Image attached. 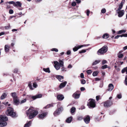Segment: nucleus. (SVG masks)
<instances>
[{
  "instance_id": "1",
  "label": "nucleus",
  "mask_w": 127,
  "mask_h": 127,
  "mask_svg": "<svg viewBox=\"0 0 127 127\" xmlns=\"http://www.w3.org/2000/svg\"><path fill=\"white\" fill-rule=\"evenodd\" d=\"M26 114L27 116L29 115V118L32 119L38 113V112L35 110L32 107H30L26 111Z\"/></svg>"
},
{
  "instance_id": "2",
  "label": "nucleus",
  "mask_w": 127,
  "mask_h": 127,
  "mask_svg": "<svg viewBox=\"0 0 127 127\" xmlns=\"http://www.w3.org/2000/svg\"><path fill=\"white\" fill-rule=\"evenodd\" d=\"M6 113L7 115L11 116L12 117H15L16 116L15 113L13 112V109L10 107H8Z\"/></svg>"
},
{
  "instance_id": "3",
  "label": "nucleus",
  "mask_w": 127,
  "mask_h": 127,
  "mask_svg": "<svg viewBox=\"0 0 127 127\" xmlns=\"http://www.w3.org/2000/svg\"><path fill=\"white\" fill-rule=\"evenodd\" d=\"M108 47L106 45H104L98 51L97 54L98 55H100L106 53Z\"/></svg>"
},
{
  "instance_id": "4",
  "label": "nucleus",
  "mask_w": 127,
  "mask_h": 127,
  "mask_svg": "<svg viewBox=\"0 0 127 127\" xmlns=\"http://www.w3.org/2000/svg\"><path fill=\"white\" fill-rule=\"evenodd\" d=\"M42 95L41 94H38L35 96H31L28 95L26 97V98L28 100H29L30 101L32 100H34L38 98H40L41 97Z\"/></svg>"
},
{
  "instance_id": "5",
  "label": "nucleus",
  "mask_w": 127,
  "mask_h": 127,
  "mask_svg": "<svg viewBox=\"0 0 127 127\" xmlns=\"http://www.w3.org/2000/svg\"><path fill=\"white\" fill-rule=\"evenodd\" d=\"M89 103L88 105H89V108L90 107L94 108L95 106V100L93 99H91L89 100Z\"/></svg>"
},
{
  "instance_id": "6",
  "label": "nucleus",
  "mask_w": 127,
  "mask_h": 127,
  "mask_svg": "<svg viewBox=\"0 0 127 127\" xmlns=\"http://www.w3.org/2000/svg\"><path fill=\"white\" fill-rule=\"evenodd\" d=\"M22 4L20 2L17 1L15 3L14 5V6H16L18 8V9L20 10H22L23 8L21 7Z\"/></svg>"
},
{
  "instance_id": "7",
  "label": "nucleus",
  "mask_w": 127,
  "mask_h": 127,
  "mask_svg": "<svg viewBox=\"0 0 127 127\" xmlns=\"http://www.w3.org/2000/svg\"><path fill=\"white\" fill-rule=\"evenodd\" d=\"M63 110V108L62 107H61L56 110L54 112V116H56L59 115L61 112Z\"/></svg>"
},
{
  "instance_id": "8",
  "label": "nucleus",
  "mask_w": 127,
  "mask_h": 127,
  "mask_svg": "<svg viewBox=\"0 0 127 127\" xmlns=\"http://www.w3.org/2000/svg\"><path fill=\"white\" fill-rule=\"evenodd\" d=\"M112 104V102L110 100H107L105 102L104 104V106L105 107L110 106Z\"/></svg>"
},
{
  "instance_id": "9",
  "label": "nucleus",
  "mask_w": 127,
  "mask_h": 127,
  "mask_svg": "<svg viewBox=\"0 0 127 127\" xmlns=\"http://www.w3.org/2000/svg\"><path fill=\"white\" fill-rule=\"evenodd\" d=\"M54 67L57 70H58L60 68V66L59 64V63L57 61L54 62Z\"/></svg>"
},
{
  "instance_id": "10",
  "label": "nucleus",
  "mask_w": 127,
  "mask_h": 127,
  "mask_svg": "<svg viewBox=\"0 0 127 127\" xmlns=\"http://www.w3.org/2000/svg\"><path fill=\"white\" fill-rule=\"evenodd\" d=\"M85 122L86 124L88 123L90 121V118L89 116L87 115L85 116L84 119Z\"/></svg>"
},
{
  "instance_id": "11",
  "label": "nucleus",
  "mask_w": 127,
  "mask_h": 127,
  "mask_svg": "<svg viewBox=\"0 0 127 127\" xmlns=\"http://www.w3.org/2000/svg\"><path fill=\"white\" fill-rule=\"evenodd\" d=\"M118 16L119 17H122L124 14L125 13L124 11V10L118 11Z\"/></svg>"
},
{
  "instance_id": "12",
  "label": "nucleus",
  "mask_w": 127,
  "mask_h": 127,
  "mask_svg": "<svg viewBox=\"0 0 127 127\" xmlns=\"http://www.w3.org/2000/svg\"><path fill=\"white\" fill-rule=\"evenodd\" d=\"M47 112H45L40 114H39L38 115V117L39 119H42L45 117L47 114Z\"/></svg>"
},
{
  "instance_id": "13",
  "label": "nucleus",
  "mask_w": 127,
  "mask_h": 127,
  "mask_svg": "<svg viewBox=\"0 0 127 127\" xmlns=\"http://www.w3.org/2000/svg\"><path fill=\"white\" fill-rule=\"evenodd\" d=\"M8 120V118L5 116L3 115L0 116V120L1 121H6Z\"/></svg>"
},
{
  "instance_id": "14",
  "label": "nucleus",
  "mask_w": 127,
  "mask_h": 127,
  "mask_svg": "<svg viewBox=\"0 0 127 127\" xmlns=\"http://www.w3.org/2000/svg\"><path fill=\"white\" fill-rule=\"evenodd\" d=\"M56 77L60 82H63V81L64 77L63 76L60 75H57Z\"/></svg>"
},
{
  "instance_id": "15",
  "label": "nucleus",
  "mask_w": 127,
  "mask_h": 127,
  "mask_svg": "<svg viewBox=\"0 0 127 127\" xmlns=\"http://www.w3.org/2000/svg\"><path fill=\"white\" fill-rule=\"evenodd\" d=\"M114 88V86L112 84H109L108 86V89L107 90L108 91H111Z\"/></svg>"
},
{
  "instance_id": "16",
  "label": "nucleus",
  "mask_w": 127,
  "mask_h": 127,
  "mask_svg": "<svg viewBox=\"0 0 127 127\" xmlns=\"http://www.w3.org/2000/svg\"><path fill=\"white\" fill-rule=\"evenodd\" d=\"M67 83L66 81H65L61 83L59 85V87L60 89L63 88L66 85Z\"/></svg>"
},
{
  "instance_id": "17",
  "label": "nucleus",
  "mask_w": 127,
  "mask_h": 127,
  "mask_svg": "<svg viewBox=\"0 0 127 127\" xmlns=\"http://www.w3.org/2000/svg\"><path fill=\"white\" fill-rule=\"evenodd\" d=\"M80 94H77L76 92L73 95V97L75 99H78L80 97Z\"/></svg>"
},
{
  "instance_id": "18",
  "label": "nucleus",
  "mask_w": 127,
  "mask_h": 127,
  "mask_svg": "<svg viewBox=\"0 0 127 127\" xmlns=\"http://www.w3.org/2000/svg\"><path fill=\"white\" fill-rule=\"evenodd\" d=\"M13 101L15 105H18L20 103L19 99L18 98L13 99Z\"/></svg>"
},
{
  "instance_id": "19",
  "label": "nucleus",
  "mask_w": 127,
  "mask_h": 127,
  "mask_svg": "<svg viewBox=\"0 0 127 127\" xmlns=\"http://www.w3.org/2000/svg\"><path fill=\"white\" fill-rule=\"evenodd\" d=\"M57 98L59 100H62L64 99V97L62 95H58Z\"/></svg>"
},
{
  "instance_id": "20",
  "label": "nucleus",
  "mask_w": 127,
  "mask_h": 127,
  "mask_svg": "<svg viewBox=\"0 0 127 127\" xmlns=\"http://www.w3.org/2000/svg\"><path fill=\"white\" fill-rule=\"evenodd\" d=\"M123 36H124L125 37H127V34H123L122 35H117V36H116L115 37V39H118V38L120 37H122Z\"/></svg>"
},
{
  "instance_id": "21",
  "label": "nucleus",
  "mask_w": 127,
  "mask_h": 127,
  "mask_svg": "<svg viewBox=\"0 0 127 127\" xmlns=\"http://www.w3.org/2000/svg\"><path fill=\"white\" fill-rule=\"evenodd\" d=\"M32 123V122L31 121H29L24 126V127H29L30 126H31Z\"/></svg>"
},
{
  "instance_id": "22",
  "label": "nucleus",
  "mask_w": 127,
  "mask_h": 127,
  "mask_svg": "<svg viewBox=\"0 0 127 127\" xmlns=\"http://www.w3.org/2000/svg\"><path fill=\"white\" fill-rule=\"evenodd\" d=\"M9 47L7 45H6L4 47V49L5 51L7 52L9 50Z\"/></svg>"
},
{
  "instance_id": "23",
  "label": "nucleus",
  "mask_w": 127,
  "mask_h": 127,
  "mask_svg": "<svg viewBox=\"0 0 127 127\" xmlns=\"http://www.w3.org/2000/svg\"><path fill=\"white\" fill-rule=\"evenodd\" d=\"M54 104L53 103L49 104L44 107V108L45 109L49 108L53 106Z\"/></svg>"
},
{
  "instance_id": "24",
  "label": "nucleus",
  "mask_w": 127,
  "mask_h": 127,
  "mask_svg": "<svg viewBox=\"0 0 127 127\" xmlns=\"http://www.w3.org/2000/svg\"><path fill=\"white\" fill-rule=\"evenodd\" d=\"M11 95L13 99L18 98L15 92L12 93Z\"/></svg>"
},
{
  "instance_id": "25",
  "label": "nucleus",
  "mask_w": 127,
  "mask_h": 127,
  "mask_svg": "<svg viewBox=\"0 0 127 127\" xmlns=\"http://www.w3.org/2000/svg\"><path fill=\"white\" fill-rule=\"evenodd\" d=\"M72 117H71L68 118L66 120V122L67 123H70L72 121Z\"/></svg>"
},
{
  "instance_id": "26",
  "label": "nucleus",
  "mask_w": 127,
  "mask_h": 127,
  "mask_svg": "<svg viewBox=\"0 0 127 127\" xmlns=\"http://www.w3.org/2000/svg\"><path fill=\"white\" fill-rule=\"evenodd\" d=\"M81 48L80 45L78 46H75L73 49V51H77L78 49Z\"/></svg>"
},
{
  "instance_id": "27",
  "label": "nucleus",
  "mask_w": 127,
  "mask_h": 127,
  "mask_svg": "<svg viewBox=\"0 0 127 127\" xmlns=\"http://www.w3.org/2000/svg\"><path fill=\"white\" fill-rule=\"evenodd\" d=\"M7 95L5 93H3L1 95L0 98L1 99H4L6 96Z\"/></svg>"
},
{
  "instance_id": "28",
  "label": "nucleus",
  "mask_w": 127,
  "mask_h": 127,
  "mask_svg": "<svg viewBox=\"0 0 127 127\" xmlns=\"http://www.w3.org/2000/svg\"><path fill=\"white\" fill-rule=\"evenodd\" d=\"M59 64L61 67H63L64 66V63L63 61L61 60H59Z\"/></svg>"
},
{
  "instance_id": "29",
  "label": "nucleus",
  "mask_w": 127,
  "mask_h": 127,
  "mask_svg": "<svg viewBox=\"0 0 127 127\" xmlns=\"http://www.w3.org/2000/svg\"><path fill=\"white\" fill-rule=\"evenodd\" d=\"M32 83H31V82H29L28 83V86L30 89L31 90H32L33 89L32 87Z\"/></svg>"
},
{
  "instance_id": "30",
  "label": "nucleus",
  "mask_w": 127,
  "mask_h": 127,
  "mask_svg": "<svg viewBox=\"0 0 127 127\" xmlns=\"http://www.w3.org/2000/svg\"><path fill=\"white\" fill-rule=\"evenodd\" d=\"M100 62V60H95L93 63L92 65H94L99 63Z\"/></svg>"
},
{
  "instance_id": "31",
  "label": "nucleus",
  "mask_w": 127,
  "mask_h": 127,
  "mask_svg": "<svg viewBox=\"0 0 127 127\" xmlns=\"http://www.w3.org/2000/svg\"><path fill=\"white\" fill-rule=\"evenodd\" d=\"M76 108L74 107H72L70 109V112L71 113H73L75 111Z\"/></svg>"
},
{
  "instance_id": "32",
  "label": "nucleus",
  "mask_w": 127,
  "mask_h": 127,
  "mask_svg": "<svg viewBox=\"0 0 127 127\" xmlns=\"http://www.w3.org/2000/svg\"><path fill=\"white\" fill-rule=\"evenodd\" d=\"M121 51H120L119 53L118 54V57L119 58H122L123 57V55L122 54H120Z\"/></svg>"
},
{
  "instance_id": "33",
  "label": "nucleus",
  "mask_w": 127,
  "mask_h": 127,
  "mask_svg": "<svg viewBox=\"0 0 127 127\" xmlns=\"http://www.w3.org/2000/svg\"><path fill=\"white\" fill-rule=\"evenodd\" d=\"M126 32V31L124 30H121L119 31L118 32V34H120L122 33H124Z\"/></svg>"
},
{
  "instance_id": "34",
  "label": "nucleus",
  "mask_w": 127,
  "mask_h": 127,
  "mask_svg": "<svg viewBox=\"0 0 127 127\" xmlns=\"http://www.w3.org/2000/svg\"><path fill=\"white\" fill-rule=\"evenodd\" d=\"M109 36L107 34L105 33L102 36V38H103L107 39V38Z\"/></svg>"
},
{
  "instance_id": "35",
  "label": "nucleus",
  "mask_w": 127,
  "mask_h": 127,
  "mask_svg": "<svg viewBox=\"0 0 127 127\" xmlns=\"http://www.w3.org/2000/svg\"><path fill=\"white\" fill-rule=\"evenodd\" d=\"M7 125V123L6 122H4L2 123H1L0 126H6Z\"/></svg>"
},
{
  "instance_id": "36",
  "label": "nucleus",
  "mask_w": 127,
  "mask_h": 127,
  "mask_svg": "<svg viewBox=\"0 0 127 127\" xmlns=\"http://www.w3.org/2000/svg\"><path fill=\"white\" fill-rule=\"evenodd\" d=\"M123 5L121 4H120L119 7L118 8V10H117V11H120V10L123 7Z\"/></svg>"
},
{
  "instance_id": "37",
  "label": "nucleus",
  "mask_w": 127,
  "mask_h": 127,
  "mask_svg": "<svg viewBox=\"0 0 127 127\" xmlns=\"http://www.w3.org/2000/svg\"><path fill=\"white\" fill-rule=\"evenodd\" d=\"M83 117L82 116H79L77 117V119L78 120L80 121L82 120Z\"/></svg>"
},
{
  "instance_id": "38",
  "label": "nucleus",
  "mask_w": 127,
  "mask_h": 127,
  "mask_svg": "<svg viewBox=\"0 0 127 127\" xmlns=\"http://www.w3.org/2000/svg\"><path fill=\"white\" fill-rule=\"evenodd\" d=\"M43 70L44 71H50L49 68H43Z\"/></svg>"
},
{
  "instance_id": "39",
  "label": "nucleus",
  "mask_w": 127,
  "mask_h": 127,
  "mask_svg": "<svg viewBox=\"0 0 127 127\" xmlns=\"http://www.w3.org/2000/svg\"><path fill=\"white\" fill-rule=\"evenodd\" d=\"M26 99L25 98L24 99L22 100L20 102V103L21 104L25 102L26 101Z\"/></svg>"
},
{
  "instance_id": "40",
  "label": "nucleus",
  "mask_w": 127,
  "mask_h": 127,
  "mask_svg": "<svg viewBox=\"0 0 127 127\" xmlns=\"http://www.w3.org/2000/svg\"><path fill=\"white\" fill-rule=\"evenodd\" d=\"M51 50L52 51H55L56 52H58V50L56 48H53L51 49Z\"/></svg>"
},
{
  "instance_id": "41",
  "label": "nucleus",
  "mask_w": 127,
  "mask_h": 127,
  "mask_svg": "<svg viewBox=\"0 0 127 127\" xmlns=\"http://www.w3.org/2000/svg\"><path fill=\"white\" fill-rule=\"evenodd\" d=\"M107 67H107V65H105L103 66H102L101 67V68L102 69H104Z\"/></svg>"
},
{
  "instance_id": "42",
  "label": "nucleus",
  "mask_w": 127,
  "mask_h": 127,
  "mask_svg": "<svg viewBox=\"0 0 127 127\" xmlns=\"http://www.w3.org/2000/svg\"><path fill=\"white\" fill-rule=\"evenodd\" d=\"M117 96L119 99H121L122 97V95L121 94H119L117 95Z\"/></svg>"
},
{
  "instance_id": "43",
  "label": "nucleus",
  "mask_w": 127,
  "mask_h": 127,
  "mask_svg": "<svg viewBox=\"0 0 127 127\" xmlns=\"http://www.w3.org/2000/svg\"><path fill=\"white\" fill-rule=\"evenodd\" d=\"M98 73V72H93V75L94 76H95L97 75Z\"/></svg>"
},
{
  "instance_id": "44",
  "label": "nucleus",
  "mask_w": 127,
  "mask_h": 127,
  "mask_svg": "<svg viewBox=\"0 0 127 127\" xmlns=\"http://www.w3.org/2000/svg\"><path fill=\"white\" fill-rule=\"evenodd\" d=\"M86 82L85 80L84 79H82L81 81V83L82 84H85Z\"/></svg>"
},
{
  "instance_id": "45",
  "label": "nucleus",
  "mask_w": 127,
  "mask_h": 127,
  "mask_svg": "<svg viewBox=\"0 0 127 127\" xmlns=\"http://www.w3.org/2000/svg\"><path fill=\"white\" fill-rule=\"evenodd\" d=\"M86 50H82L80 51L79 52L80 53H84L86 52Z\"/></svg>"
},
{
  "instance_id": "46",
  "label": "nucleus",
  "mask_w": 127,
  "mask_h": 127,
  "mask_svg": "<svg viewBox=\"0 0 127 127\" xmlns=\"http://www.w3.org/2000/svg\"><path fill=\"white\" fill-rule=\"evenodd\" d=\"M33 87L34 88H36L37 86V85L35 83H33Z\"/></svg>"
},
{
  "instance_id": "47",
  "label": "nucleus",
  "mask_w": 127,
  "mask_h": 127,
  "mask_svg": "<svg viewBox=\"0 0 127 127\" xmlns=\"http://www.w3.org/2000/svg\"><path fill=\"white\" fill-rule=\"evenodd\" d=\"M13 11L12 9H10L9 10V13L10 14H12L13 13Z\"/></svg>"
},
{
  "instance_id": "48",
  "label": "nucleus",
  "mask_w": 127,
  "mask_h": 127,
  "mask_svg": "<svg viewBox=\"0 0 127 127\" xmlns=\"http://www.w3.org/2000/svg\"><path fill=\"white\" fill-rule=\"evenodd\" d=\"M106 10L105 8L101 10V12L102 13H104L106 12Z\"/></svg>"
},
{
  "instance_id": "49",
  "label": "nucleus",
  "mask_w": 127,
  "mask_h": 127,
  "mask_svg": "<svg viewBox=\"0 0 127 127\" xmlns=\"http://www.w3.org/2000/svg\"><path fill=\"white\" fill-rule=\"evenodd\" d=\"M121 71H127V67H125Z\"/></svg>"
},
{
  "instance_id": "50",
  "label": "nucleus",
  "mask_w": 127,
  "mask_h": 127,
  "mask_svg": "<svg viewBox=\"0 0 127 127\" xmlns=\"http://www.w3.org/2000/svg\"><path fill=\"white\" fill-rule=\"evenodd\" d=\"M125 83L126 85H127V75L126 76L125 80Z\"/></svg>"
},
{
  "instance_id": "51",
  "label": "nucleus",
  "mask_w": 127,
  "mask_h": 127,
  "mask_svg": "<svg viewBox=\"0 0 127 127\" xmlns=\"http://www.w3.org/2000/svg\"><path fill=\"white\" fill-rule=\"evenodd\" d=\"M8 2L9 4H13V5L15 3V2L13 1H9Z\"/></svg>"
},
{
  "instance_id": "52",
  "label": "nucleus",
  "mask_w": 127,
  "mask_h": 127,
  "mask_svg": "<svg viewBox=\"0 0 127 127\" xmlns=\"http://www.w3.org/2000/svg\"><path fill=\"white\" fill-rule=\"evenodd\" d=\"M107 61L105 60H103L102 62V64H105L106 63Z\"/></svg>"
},
{
  "instance_id": "53",
  "label": "nucleus",
  "mask_w": 127,
  "mask_h": 127,
  "mask_svg": "<svg viewBox=\"0 0 127 127\" xmlns=\"http://www.w3.org/2000/svg\"><path fill=\"white\" fill-rule=\"evenodd\" d=\"M76 3L75 2H73L72 3V5L73 6H75L76 5Z\"/></svg>"
},
{
  "instance_id": "54",
  "label": "nucleus",
  "mask_w": 127,
  "mask_h": 127,
  "mask_svg": "<svg viewBox=\"0 0 127 127\" xmlns=\"http://www.w3.org/2000/svg\"><path fill=\"white\" fill-rule=\"evenodd\" d=\"M103 83L102 82V83H100V85L99 86V87L101 88L103 87Z\"/></svg>"
},
{
  "instance_id": "55",
  "label": "nucleus",
  "mask_w": 127,
  "mask_h": 127,
  "mask_svg": "<svg viewBox=\"0 0 127 127\" xmlns=\"http://www.w3.org/2000/svg\"><path fill=\"white\" fill-rule=\"evenodd\" d=\"M125 2V0H123L122 1H121V3H120V4L123 5V4H124Z\"/></svg>"
},
{
  "instance_id": "56",
  "label": "nucleus",
  "mask_w": 127,
  "mask_h": 127,
  "mask_svg": "<svg viewBox=\"0 0 127 127\" xmlns=\"http://www.w3.org/2000/svg\"><path fill=\"white\" fill-rule=\"evenodd\" d=\"M80 77L82 78H84V75L83 73H81L80 74Z\"/></svg>"
},
{
  "instance_id": "57",
  "label": "nucleus",
  "mask_w": 127,
  "mask_h": 127,
  "mask_svg": "<svg viewBox=\"0 0 127 127\" xmlns=\"http://www.w3.org/2000/svg\"><path fill=\"white\" fill-rule=\"evenodd\" d=\"M10 26H6L5 27V28L6 29H8L10 28Z\"/></svg>"
},
{
  "instance_id": "58",
  "label": "nucleus",
  "mask_w": 127,
  "mask_h": 127,
  "mask_svg": "<svg viewBox=\"0 0 127 127\" xmlns=\"http://www.w3.org/2000/svg\"><path fill=\"white\" fill-rule=\"evenodd\" d=\"M89 45V44H88V45H80V47H81V48L82 47H86V46H88Z\"/></svg>"
},
{
  "instance_id": "59",
  "label": "nucleus",
  "mask_w": 127,
  "mask_h": 127,
  "mask_svg": "<svg viewBox=\"0 0 127 127\" xmlns=\"http://www.w3.org/2000/svg\"><path fill=\"white\" fill-rule=\"evenodd\" d=\"M90 12V11L89 10H87V14L88 16L89 15Z\"/></svg>"
},
{
  "instance_id": "60",
  "label": "nucleus",
  "mask_w": 127,
  "mask_h": 127,
  "mask_svg": "<svg viewBox=\"0 0 127 127\" xmlns=\"http://www.w3.org/2000/svg\"><path fill=\"white\" fill-rule=\"evenodd\" d=\"M80 90L81 91H84L85 90V89L84 87H82L80 88Z\"/></svg>"
},
{
  "instance_id": "61",
  "label": "nucleus",
  "mask_w": 127,
  "mask_h": 127,
  "mask_svg": "<svg viewBox=\"0 0 127 127\" xmlns=\"http://www.w3.org/2000/svg\"><path fill=\"white\" fill-rule=\"evenodd\" d=\"M71 53V51L70 50L68 51L66 53L67 54V55H69Z\"/></svg>"
},
{
  "instance_id": "62",
  "label": "nucleus",
  "mask_w": 127,
  "mask_h": 127,
  "mask_svg": "<svg viewBox=\"0 0 127 127\" xmlns=\"http://www.w3.org/2000/svg\"><path fill=\"white\" fill-rule=\"evenodd\" d=\"M4 34H5V33L4 32H2L1 33H0V36H1L2 35H3Z\"/></svg>"
},
{
  "instance_id": "63",
  "label": "nucleus",
  "mask_w": 127,
  "mask_h": 127,
  "mask_svg": "<svg viewBox=\"0 0 127 127\" xmlns=\"http://www.w3.org/2000/svg\"><path fill=\"white\" fill-rule=\"evenodd\" d=\"M76 1V2L77 3H79L81 2V0H75Z\"/></svg>"
},
{
  "instance_id": "64",
  "label": "nucleus",
  "mask_w": 127,
  "mask_h": 127,
  "mask_svg": "<svg viewBox=\"0 0 127 127\" xmlns=\"http://www.w3.org/2000/svg\"><path fill=\"white\" fill-rule=\"evenodd\" d=\"M72 67V66L71 65L69 64L68 66V68H71Z\"/></svg>"
}]
</instances>
